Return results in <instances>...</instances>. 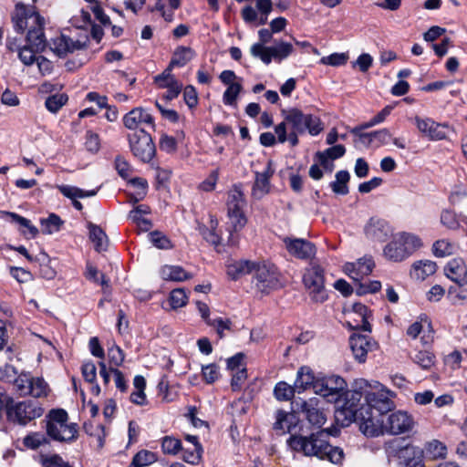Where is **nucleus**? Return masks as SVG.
Wrapping results in <instances>:
<instances>
[{
  "mask_svg": "<svg viewBox=\"0 0 467 467\" xmlns=\"http://www.w3.org/2000/svg\"><path fill=\"white\" fill-rule=\"evenodd\" d=\"M366 126H358L351 130L354 137V142L357 144H373L379 146V144L388 145L395 144L396 146H403L399 143L396 138H393L386 130H381L375 132H366Z\"/></svg>",
  "mask_w": 467,
  "mask_h": 467,
  "instance_id": "15",
  "label": "nucleus"
},
{
  "mask_svg": "<svg viewBox=\"0 0 467 467\" xmlns=\"http://www.w3.org/2000/svg\"><path fill=\"white\" fill-rule=\"evenodd\" d=\"M318 378H316L314 371L310 367L303 366L301 367L297 373L296 379L294 381V392L306 390L308 389H314V385L316 384Z\"/></svg>",
  "mask_w": 467,
  "mask_h": 467,
  "instance_id": "25",
  "label": "nucleus"
},
{
  "mask_svg": "<svg viewBox=\"0 0 467 467\" xmlns=\"http://www.w3.org/2000/svg\"><path fill=\"white\" fill-rule=\"evenodd\" d=\"M349 347L354 358L359 363H364L368 353L376 349L378 344L368 336L354 334L349 337Z\"/></svg>",
  "mask_w": 467,
  "mask_h": 467,
  "instance_id": "18",
  "label": "nucleus"
},
{
  "mask_svg": "<svg viewBox=\"0 0 467 467\" xmlns=\"http://www.w3.org/2000/svg\"><path fill=\"white\" fill-rule=\"evenodd\" d=\"M68 415L63 409H53L46 417L47 435L57 441L71 442L77 439V424H67Z\"/></svg>",
  "mask_w": 467,
  "mask_h": 467,
  "instance_id": "6",
  "label": "nucleus"
},
{
  "mask_svg": "<svg viewBox=\"0 0 467 467\" xmlns=\"http://www.w3.org/2000/svg\"><path fill=\"white\" fill-rule=\"evenodd\" d=\"M49 45L50 49L58 57H65L69 53L83 48V45L79 41H73L62 34L54 37Z\"/></svg>",
  "mask_w": 467,
  "mask_h": 467,
  "instance_id": "22",
  "label": "nucleus"
},
{
  "mask_svg": "<svg viewBox=\"0 0 467 467\" xmlns=\"http://www.w3.org/2000/svg\"><path fill=\"white\" fill-rule=\"evenodd\" d=\"M109 362L115 367H119L124 361L123 350L119 346H112L108 350Z\"/></svg>",
  "mask_w": 467,
  "mask_h": 467,
  "instance_id": "58",
  "label": "nucleus"
},
{
  "mask_svg": "<svg viewBox=\"0 0 467 467\" xmlns=\"http://www.w3.org/2000/svg\"><path fill=\"white\" fill-rule=\"evenodd\" d=\"M247 378V371L246 368L243 367L241 369L235 372V374L233 375L232 380H231V387L234 391L240 390L242 388L243 383Z\"/></svg>",
  "mask_w": 467,
  "mask_h": 467,
  "instance_id": "63",
  "label": "nucleus"
},
{
  "mask_svg": "<svg viewBox=\"0 0 467 467\" xmlns=\"http://www.w3.org/2000/svg\"><path fill=\"white\" fill-rule=\"evenodd\" d=\"M421 245V240L417 235L403 232L396 234L386 244L383 254L388 260L401 262L410 256Z\"/></svg>",
  "mask_w": 467,
  "mask_h": 467,
  "instance_id": "8",
  "label": "nucleus"
},
{
  "mask_svg": "<svg viewBox=\"0 0 467 467\" xmlns=\"http://www.w3.org/2000/svg\"><path fill=\"white\" fill-rule=\"evenodd\" d=\"M375 264L371 258H360L354 263L345 264L343 269L353 281L358 283L371 274Z\"/></svg>",
  "mask_w": 467,
  "mask_h": 467,
  "instance_id": "20",
  "label": "nucleus"
},
{
  "mask_svg": "<svg viewBox=\"0 0 467 467\" xmlns=\"http://www.w3.org/2000/svg\"><path fill=\"white\" fill-rule=\"evenodd\" d=\"M271 161L267 163V167L262 172H255L254 182L252 188V196L254 199L260 200L270 191V177L273 175L274 171L270 168Z\"/></svg>",
  "mask_w": 467,
  "mask_h": 467,
  "instance_id": "24",
  "label": "nucleus"
},
{
  "mask_svg": "<svg viewBox=\"0 0 467 467\" xmlns=\"http://www.w3.org/2000/svg\"><path fill=\"white\" fill-rule=\"evenodd\" d=\"M161 450L164 454L175 455L182 450V442L172 436H165L161 439Z\"/></svg>",
  "mask_w": 467,
  "mask_h": 467,
  "instance_id": "44",
  "label": "nucleus"
},
{
  "mask_svg": "<svg viewBox=\"0 0 467 467\" xmlns=\"http://www.w3.org/2000/svg\"><path fill=\"white\" fill-rule=\"evenodd\" d=\"M292 428V420L289 417V413L278 410L275 412V421L273 424V430L276 435L282 436L285 433H289Z\"/></svg>",
  "mask_w": 467,
  "mask_h": 467,
  "instance_id": "31",
  "label": "nucleus"
},
{
  "mask_svg": "<svg viewBox=\"0 0 467 467\" xmlns=\"http://www.w3.org/2000/svg\"><path fill=\"white\" fill-rule=\"evenodd\" d=\"M195 56V52L188 47H178L173 52L172 58L170 62V67H182L190 62Z\"/></svg>",
  "mask_w": 467,
  "mask_h": 467,
  "instance_id": "30",
  "label": "nucleus"
},
{
  "mask_svg": "<svg viewBox=\"0 0 467 467\" xmlns=\"http://www.w3.org/2000/svg\"><path fill=\"white\" fill-rule=\"evenodd\" d=\"M226 205L229 219L228 224H230L229 242L234 245L235 242L234 241L233 233L240 231L246 223V217L244 213L246 201L242 190V184H234L228 192Z\"/></svg>",
  "mask_w": 467,
  "mask_h": 467,
  "instance_id": "7",
  "label": "nucleus"
},
{
  "mask_svg": "<svg viewBox=\"0 0 467 467\" xmlns=\"http://www.w3.org/2000/svg\"><path fill=\"white\" fill-rule=\"evenodd\" d=\"M345 148H327L323 151H317L315 154L314 161L317 162L325 171L332 172L334 170V161L344 156Z\"/></svg>",
  "mask_w": 467,
  "mask_h": 467,
  "instance_id": "23",
  "label": "nucleus"
},
{
  "mask_svg": "<svg viewBox=\"0 0 467 467\" xmlns=\"http://www.w3.org/2000/svg\"><path fill=\"white\" fill-rule=\"evenodd\" d=\"M352 310L356 315L358 316V317H360L361 321V325H357L356 328L370 332L371 326L368 319L371 317V312L368 310V308L361 303H355L352 306Z\"/></svg>",
  "mask_w": 467,
  "mask_h": 467,
  "instance_id": "35",
  "label": "nucleus"
},
{
  "mask_svg": "<svg viewBox=\"0 0 467 467\" xmlns=\"http://www.w3.org/2000/svg\"><path fill=\"white\" fill-rule=\"evenodd\" d=\"M454 244L446 239L436 241L432 245V253L436 257H446L455 253Z\"/></svg>",
  "mask_w": 467,
  "mask_h": 467,
  "instance_id": "40",
  "label": "nucleus"
},
{
  "mask_svg": "<svg viewBox=\"0 0 467 467\" xmlns=\"http://www.w3.org/2000/svg\"><path fill=\"white\" fill-rule=\"evenodd\" d=\"M12 20L18 32H24L28 28L26 40L28 46L36 51H42L46 47V38L43 32L44 18L36 12L34 7H28L24 4H16Z\"/></svg>",
  "mask_w": 467,
  "mask_h": 467,
  "instance_id": "2",
  "label": "nucleus"
},
{
  "mask_svg": "<svg viewBox=\"0 0 467 467\" xmlns=\"http://www.w3.org/2000/svg\"><path fill=\"white\" fill-rule=\"evenodd\" d=\"M250 51L253 57L261 59L266 65L270 64L273 59L271 47H265L263 44H254Z\"/></svg>",
  "mask_w": 467,
  "mask_h": 467,
  "instance_id": "43",
  "label": "nucleus"
},
{
  "mask_svg": "<svg viewBox=\"0 0 467 467\" xmlns=\"http://www.w3.org/2000/svg\"><path fill=\"white\" fill-rule=\"evenodd\" d=\"M336 435L329 429H324L309 436L294 435V451L306 456H315L331 463H340L344 457L343 450L332 446L327 440L328 435Z\"/></svg>",
  "mask_w": 467,
  "mask_h": 467,
  "instance_id": "1",
  "label": "nucleus"
},
{
  "mask_svg": "<svg viewBox=\"0 0 467 467\" xmlns=\"http://www.w3.org/2000/svg\"><path fill=\"white\" fill-rule=\"evenodd\" d=\"M335 181L330 182V187L335 194L347 195L349 192L348 183L350 179L348 171H339L335 175Z\"/></svg>",
  "mask_w": 467,
  "mask_h": 467,
  "instance_id": "32",
  "label": "nucleus"
},
{
  "mask_svg": "<svg viewBox=\"0 0 467 467\" xmlns=\"http://www.w3.org/2000/svg\"><path fill=\"white\" fill-rule=\"evenodd\" d=\"M42 464L44 467H70L58 454L42 457Z\"/></svg>",
  "mask_w": 467,
  "mask_h": 467,
  "instance_id": "60",
  "label": "nucleus"
},
{
  "mask_svg": "<svg viewBox=\"0 0 467 467\" xmlns=\"http://www.w3.org/2000/svg\"><path fill=\"white\" fill-rule=\"evenodd\" d=\"M415 425L413 417L404 410H397L383 416L382 419L372 418L362 423L361 431L366 436L376 437L387 433L399 435L410 431Z\"/></svg>",
  "mask_w": 467,
  "mask_h": 467,
  "instance_id": "3",
  "label": "nucleus"
},
{
  "mask_svg": "<svg viewBox=\"0 0 467 467\" xmlns=\"http://www.w3.org/2000/svg\"><path fill=\"white\" fill-rule=\"evenodd\" d=\"M172 67L170 66L160 75L156 76L154 80L160 88H165L175 84H181L171 74Z\"/></svg>",
  "mask_w": 467,
  "mask_h": 467,
  "instance_id": "47",
  "label": "nucleus"
},
{
  "mask_svg": "<svg viewBox=\"0 0 467 467\" xmlns=\"http://www.w3.org/2000/svg\"><path fill=\"white\" fill-rule=\"evenodd\" d=\"M348 61V56L344 53H333L330 56L323 57L320 63L323 65H329L338 67L345 65Z\"/></svg>",
  "mask_w": 467,
  "mask_h": 467,
  "instance_id": "55",
  "label": "nucleus"
},
{
  "mask_svg": "<svg viewBox=\"0 0 467 467\" xmlns=\"http://www.w3.org/2000/svg\"><path fill=\"white\" fill-rule=\"evenodd\" d=\"M36 52V51L29 46L24 47L19 49L18 57L25 65L30 66L36 61L37 57L35 56Z\"/></svg>",
  "mask_w": 467,
  "mask_h": 467,
  "instance_id": "61",
  "label": "nucleus"
},
{
  "mask_svg": "<svg viewBox=\"0 0 467 467\" xmlns=\"http://www.w3.org/2000/svg\"><path fill=\"white\" fill-rule=\"evenodd\" d=\"M57 188L65 197L68 199L93 197L98 193L99 189V187L95 190L85 191L70 185H57Z\"/></svg>",
  "mask_w": 467,
  "mask_h": 467,
  "instance_id": "33",
  "label": "nucleus"
},
{
  "mask_svg": "<svg viewBox=\"0 0 467 467\" xmlns=\"http://www.w3.org/2000/svg\"><path fill=\"white\" fill-rule=\"evenodd\" d=\"M252 285L262 294H268L271 290L280 287L279 274L275 266L256 263L253 272Z\"/></svg>",
  "mask_w": 467,
  "mask_h": 467,
  "instance_id": "13",
  "label": "nucleus"
},
{
  "mask_svg": "<svg viewBox=\"0 0 467 467\" xmlns=\"http://www.w3.org/2000/svg\"><path fill=\"white\" fill-rule=\"evenodd\" d=\"M131 150L134 156L142 162H147L151 165L152 161H156L153 160L156 155V148H131Z\"/></svg>",
  "mask_w": 467,
  "mask_h": 467,
  "instance_id": "51",
  "label": "nucleus"
},
{
  "mask_svg": "<svg viewBox=\"0 0 467 467\" xmlns=\"http://www.w3.org/2000/svg\"><path fill=\"white\" fill-rule=\"evenodd\" d=\"M40 224L44 234H52L60 230L63 221L56 213H50L47 218L40 220Z\"/></svg>",
  "mask_w": 467,
  "mask_h": 467,
  "instance_id": "36",
  "label": "nucleus"
},
{
  "mask_svg": "<svg viewBox=\"0 0 467 467\" xmlns=\"http://www.w3.org/2000/svg\"><path fill=\"white\" fill-rule=\"evenodd\" d=\"M363 394L359 390H348L341 398V401L337 403L338 410L337 411V419L338 420L340 415L345 417V420L349 422H358L359 429L361 430L362 423L372 420L370 411L366 408V403L361 404V399Z\"/></svg>",
  "mask_w": 467,
  "mask_h": 467,
  "instance_id": "5",
  "label": "nucleus"
},
{
  "mask_svg": "<svg viewBox=\"0 0 467 467\" xmlns=\"http://www.w3.org/2000/svg\"><path fill=\"white\" fill-rule=\"evenodd\" d=\"M364 233L371 242L383 243L392 235L393 229L386 220L371 217L364 227Z\"/></svg>",
  "mask_w": 467,
  "mask_h": 467,
  "instance_id": "17",
  "label": "nucleus"
},
{
  "mask_svg": "<svg viewBox=\"0 0 467 467\" xmlns=\"http://www.w3.org/2000/svg\"><path fill=\"white\" fill-rule=\"evenodd\" d=\"M202 377L207 384H212L219 378V368L212 363L202 367Z\"/></svg>",
  "mask_w": 467,
  "mask_h": 467,
  "instance_id": "54",
  "label": "nucleus"
},
{
  "mask_svg": "<svg viewBox=\"0 0 467 467\" xmlns=\"http://www.w3.org/2000/svg\"><path fill=\"white\" fill-rule=\"evenodd\" d=\"M150 242L159 249H170L172 247L168 237L158 231L149 234Z\"/></svg>",
  "mask_w": 467,
  "mask_h": 467,
  "instance_id": "50",
  "label": "nucleus"
},
{
  "mask_svg": "<svg viewBox=\"0 0 467 467\" xmlns=\"http://www.w3.org/2000/svg\"><path fill=\"white\" fill-rule=\"evenodd\" d=\"M81 372L86 381L94 383L97 379V368L92 361L85 362L81 367Z\"/></svg>",
  "mask_w": 467,
  "mask_h": 467,
  "instance_id": "59",
  "label": "nucleus"
},
{
  "mask_svg": "<svg viewBox=\"0 0 467 467\" xmlns=\"http://www.w3.org/2000/svg\"><path fill=\"white\" fill-rule=\"evenodd\" d=\"M441 223L450 230H456L460 227V222L452 211L445 210L441 214Z\"/></svg>",
  "mask_w": 467,
  "mask_h": 467,
  "instance_id": "52",
  "label": "nucleus"
},
{
  "mask_svg": "<svg viewBox=\"0 0 467 467\" xmlns=\"http://www.w3.org/2000/svg\"><path fill=\"white\" fill-rule=\"evenodd\" d=\"M10 275L19 283H26L33 278L32 274L29 271L17 266L10 267Z\"/></svg>",
  "mask_w": 467,
  "mask_h": 467,
  "instance_id": "62",
  "label": "nucleus"
},
{
  "mask_svg": "<svg viewBox=\"0 0 467 467\" xmlns=\"http://www.w3.org/2000/svg\"><path fill=\"white\" fill-rule=\"evenodd\" d=\"M207 325L213 327L216 329L219 337L222 338L223 337V331L231 329L232 321L230 319H223L222 317H218L211 319L208 321Z\"/></svg>",
  "mask_w": 467,
  "mask_h": 467,
  "instance_id": "57",
  "label": "nucleus"
},
{
  "mask_svg": "<svg viewBox=\"0 0 467 467\" xmlns=\"http://www.w3.org/2000/svg\"><path fill=\"white\" fill-rule=\"evenodd\" d=\"M412 361L422 369L430 370L435 363V356L428 350H419L412 357Z\"/></svg>",
  "mask_w": 467,
  "mask_h": 467,
  "instance_id": "38",
  "label": "nucleus"
},
{
  "mask_svg": "<svg viewBox=\"0 0 467 467\" xmlns=\"http://www.w3.org/2000/svg\"><path fill=\"white\" fill-rule=\"evenodd\" d=\"M389 394V391L384 389L377 392L368 391L366 393V408L371 412L370 414L375 420L387 416L394 408V402L390 399Z\"/></svg>",
  "mask_w": 467,
  "mask_h": 467,
  "instance_id": "14",
  "label": "nucleus"
},
{
  "mask_svg": "<svg viewBox=\"0 0 467 467\" xmlns=\"http://www.w3.org/2000/svg\"><path fill=\"white\" fill-rule=\"evenodd\" d=\"M317 253L315 244L303 238H294V256L301 260H312Z\"/></svg>",
  "mask_w": 467,
  "mask_h": 467,
  "instance_id": "27",
  "label": "nucleus"
},
{
  "mask_svg": "<svg viewBox=\"0 0 467 467\" xmlns=\"http://www.w3.org/2000/svg\"><path fill=\"white\" fill-rule=\"evenodd\" d=\"M49 386L43 378L34 377L29 372H22L14 380V391L20 397L46 398Z\"/></svg>",
  "mask_w": 467,
  "mask_h": 467,
  "instance_id": "11",
  "label": "nucleus"
},
{
  "mask_svg": "<svg viewBox=\"0 0 467 467\" xmlns=\"http://www.w3.org/2000/svg\"><path fill=\"white\" fill-rule=\"evenodd\" d=\"M348 384L343 378L337 375L327 376L317 379L314 385V392L323 397L327 402L339 403Z\"/></svg>",
  "mask_w": 467,
  "mask_h": 467,
  "instance_id": "12",
  "label": "nucleus"
},
{
  "mask_svg": "<svg viewBox=\"0 0 467 467\" xmlns=\"http://www.w3.org/2000/svg\"><path fill=\"white\" fill-rule=\"evenodd\" d=\"M183 455L182 459L184 462L191 464H198L202 459V453L203 451L202 444H198L197 446H193V449L182 448Z\"/></svg>",
  "mask_w": 467,
  "mask_h": 467,
  "instance_id": "49",
  "label": "nucleus"
},
{
  "mask_svg": "<svg viewBox=\"0 0 467 467\" xmlns=\"http://www.w3.org/2000/svg\"><path fill=\"white\" fill-rule=\"evenodd\" d=\"M123 124L134 132L129 135L130 146H151L153 140L151 136L144 129H139L140 125L146 124L154 127L152 116L142 108H135L123 117Z\"/></svg>",
  "mask_w": 467,
  "mask_h": 467,
  "instance_id": "4",
  "label": "nucleus"
},
{
  "mask_svg": "<svg viewBox=\"0 0 467 467\" xmlns=\"http://www.w3.org/2000/svg\"><path fill=\"white\" fill-rule=\"evenodd\" d=\"M424 450L426 454L432 459L444 458L447 454V447L438 440L427 442Z\"/></svg>",
  "mask_w": 467,
  "mask_h": 467,
  "instance_id": "41",
  "label": "nucleus"
},
{
  "mask_svg": "<svg viewBox=\"0 0 467 467\" xmlns=\"http://www.w3.org/2000/svg\"><path fill=\"white\" fill-rule=\"evenodd\" d=\"M256 262L250 260L234 261L227 265V275L232 280H238L245 275H253Z\"/></svg>",
  "mask_w": 467,
  "mask_h": 467,
  "instance_id": "26",
  "label": "nucleus"
},
{
  "mask_svg": "<svg viewBox=\"0 0 467 467\" xmlns=\"http://www.w3.org/2000/svg\"><path fill=\"white\" fill-rule=\"evenodd\" d=\"M89 239L94 244L95 250L97 252L106 251L108 248V236L105 232L98 225L89 223Z\"/></svg>",
  "mask_w": 467,
  "mask_h": 467,
  "instance_id": "29",
  "label": "nucleus"
},
{
  "mask_svg": "<svg viewBox=\"0 0 467 467\" xmlns=\"http://www.w3.org/2000/svg\"><path fill=\"white\" fill-rule=\"evenodd\" d=\"M274 396L279 401L292 400V386L285 381H279L274 388Z\"/></svg>",
  "mask_w": 467,
  "mask_h": 467,
  "instance_id": "46",
  "label": "nucleus"
},
{
  "mask_svg": "<svg viewBox=\"0 0 467 467\" xmlns=\"http://www.w3.org/2000/svg\"><path fill=\"white\" fill-rule=\"evenodd\" d=\"M298 407L297 414L306 419L309 424L320 428L326 422V415L319 406V400L311 398L307 400H300L296 401Z\"/></svg>",
  "mask_w": 467,
  "mask_h": 467,
  "instance_id": "16",
  "label": "nucleus"
},
{
  "mask_svg": "<svg viewBox=\"0 0 467 467\" xmlns=\"http://www.w3.org/2000/svg\"><path fill=\"white\" fill-rule=\"evenodd\" d=\"M2 213L10 217L13 223H18L21 226L26 228L29 234V238H35L38 234V229L34 226L28 219L13 212H2Z\"/></svg>",
  "mask_w": 467,
  "mask_h": 467,
  "instance_id": "42",
  "label": "nucleus"
},
{
  "mask_svg": "<svg viewBox=\"0 0 467 467\" xmlns=\"http://www.w3.org/2000/svg\"><path fill=\"white\" fill-rule=\"evenodd\" d=\"M44 408L36 400H25L14 401L10 404L6 411V419L10 423L26 427L31 421L42 417Z\"/></svg>",
  "mask_w": 467,
  "mask_h": 467,
  "instance_id": "9",
  "label": "nucleus"
},
{
  "mask_svg": "<svg viewBox=\"0 0 467 467\" xmlns=\"http://www.w3.org/2000/svg\"><path fill=\"white\" fill-rule=\"evenodd\" d=\"M156 461L157 456L154 452L147 450H141L134 455L129 467H144L155 462Z\"/></svg>",
  "mask_w": 467,
  "mask_h": 467,
  "instance_id": "39",
  "label": "nucleus"
},
{
  "mask_svg": "<svg viewBox=\"0 0 467 467\" xmlns=\"http://www.w3.org/2000/svg\"><path fill=\"white\" fill-rule=\"evenodd\" d=\"M48 438L49 437L47 435H46L40 431H35V432H31V433L27 434L23 439V444L27 449L36 450L43 445L48 444L49 443Z\"/></svg>",
  "mask_w": 467,
  "mask_h": 467,
  "instance_id": "37",
  "label": "nucleus"
},
{
  "mask_svg": "<svg viewBox=\"0 0 467 467\" xmlns=\"http://www.w3.org/2000/svg\"><path fill=\"white\" fill-rule=\"evenodd\" d=\"M67 101L66 94H56L48 97L46 100L47 109L53 113L57 112Z\"/></svg>",
  "mask_w": 467,
  "mask_h": 467,
  "instance_id": "48",
  "label": "nucleus"
},
{
  "mask_svg": "<svg viewBox=\"0 0 467 467\" xmlns=\"http://www.w3.org/2000/svg\"><path fill=\"white\" fill-rule=\"evenodd\" d=\"M449 295L451 296L452 304H463L467 302V289L466 288H456L451 286L449 288Z\"/></svg>",
  "mask_w": 467,
  "mask_h": 467,
  "instance_id": "64",
  "label": "nucleus"
},
{
  "mask_svg": "<svg viewBox=\"0 0 467 467\" xmlns=\"http://www.w3.org/2000/svg\"><path fill=\"white\" fill-rule=\"evenodd\" d=\"M449 131L450 128L448 125L436 123L433 120V126H431L428 137L431 140H442L446 138Z\"/></svg>",
  "mask_w": 467,
  "mask_h": 467,
  "instance_id": "56",
  "label": "nucleus"
},
{
  "mask_svg": "<svg viewBox=\"0 0 467 467\" xmlns=\"http://www.w3.org/2000/svg\"><path fill=\"white\" fill-rule=\"evenodd\" d=\"M169 301L171 308L177 309L187 304L188 296L183 288H176L170 293Z\"/></svg>",
  "mask_w": 467,
  "mask_h": 467,
  "instance_id": "45",
  "label": "nucleus"
},
{
  "mask_svg": "<svg viewBox=\"0 0 467 467\" xmlns=\"http://www.w3.org/2000/svg\"><path fill=\"white\" fill-rule=\"evenodd\" d=\"M161 276L164 280L182 282L191 279L192 275L180 265H164L161 269Z\"/></svg>",
  "mask_w": 467,
  "mask_h": 467,
  "instance_id": "28",
  "label": "nucleus"
},
{
  "mask_svg": "<svg viewBox=\"0 0 467 467\" xmlns=\"http://www.w3.org/2000/svg\"><path fill=\"white\" fill-rule=\"evenodd\" d=\"M242 90L241 83H236L228 86L227 89L223 93V100L225 105H234L236 99Z\"/></svg>",
  "mask_w": 467,
  "mask_h": 467,
  "instance_id": "53",
  "label": "nucleus"
},
{
  "mask_svg": "<svg viewBox=\"0 0 467 467\" xmlns=\"http://www.w3.org/2000/svg\"><path fill=\"white\" fill-rule=\"evenodd\" d=\"M413 275L417 279L424 280L436 272L437 265L431 260L419 261L413 264Z\"/></svg>",
  "mask_w": 467,
  "mask_h": 467,
  "instance_id": "34",
  "label": "nucleus"
},
{
  "mask_svg": "<svg viewBox=\"0 0 467 467\" xmlns=\"http://www.w3.org/2000/svg\"><path fill=\"white\" fill-rule=\"evenodd\" d=\"M444 273L448 278L460 286L467 285V266L462 259L453 258L444 267Z\"/></svg>",
  "mask_w": 467,
  "mask_h": 467,
  "instance_id": "21",
  "label": "nucleus"
},
{
  "mask_svg": "<svg viewBox=\"0 0 467 467\" xmlns=\"http://www.w3.org/2000/svg\"><path fill=\"white\" fill-rule=\"evenodd\" d=\"M302 282L310 297L316 304H323L328 299V293L325 286L324 269L317 264L310 265L305 269Z\"/></svg>",
  "mask_w": 467,
  "mask_h": 467,
  "instance_id": "10",
  "label": "nucleus"
},
{
  "mask_svg": "<svg viewBox=\"0 0 467 467\" xmlns=\"http://www.w3.org/2000/svg\"><path fill=\"white\" fill-rule=\"evenodd\" d=\"M304 129L307 130L310 135L316 136L324 130V125L318 117L304 115L294 109V130L302 131Z\"/></svg>",
  "mask_w": 467,
  "mask_h": 467,
  "instance_id": "19",
  "label": "nucleus"
}]
</instances>
